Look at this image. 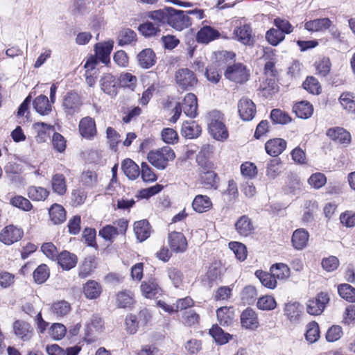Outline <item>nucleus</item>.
<instances>
[{"label":"nucleus","instance_id":"obj_53","mask_svg":"<svg viewBox=\"0 0 355 355\" xmlns=\"http://www.w3.org/2000/svg\"><path fill=\"white\" fill-rule=\"evenodd\" d=\"M303 87L312 94H319L321 92V86L318 80L313 77H307L303 83Z\"/></svg>","mask_w":355,"mask_h":355},{"label":"nucleus","instance_id":"obj_62","mask_svg":"<svg viewBox=\"0 0 355 355\" xmlns=\"http://www.w3.org/2000/svg\"><path fill=\"white\" fill-rule=\"evenodd\" d=\"M339 101L345 110L352 112L355 110V99L352 94L349 92L343 93L339 98Z\"/></svg>","mask_w":355,"mask_h":355},{"label":"nucleus","instance_id":"obj_26","mask_svg":"<svg viewBox=\"0 0 355 355\" xmlns=\"http://www.w3.org/2000/svg\"><path fill=\"white\" fill-rule=\"evenodd\" d=\"M235 38L245 45H251L253 43L252 29L249 25H243L234 31Z\"/></svg>","mask_w":355,"mask_h":355},{"label":"nucleus","instance_id":"obj_17","mask_svg":"<svg viewBox=\"0 0 355 355\" xmlns=\"http://www.w3.org/2000/svg\"><path fill=\"white\" fill-rule=\"evenodd\" d=\"M181 107L187 116L195 118L198 114V103L196 95L192 93L187 94L184 98Z\"/></svg>","mask_w":355,"mask_h":355},{"label":"nucleus","instance_id":"obj_52","mask_svg":"<svg viewBox=\"0 0 355 355\" xmlns=\"http://www.w3.org/2000/svg\"><path fill=\"white\" fill-rule=\"evenodd\" d=\"M136 33L130 29L125 28L120 31L118 36V43L120 46L131 44L136 39Z\"/></svg>","mask_w":355,"mask_h":355},{"label":"nucleus","instance_id":"obj_3","mask_svg":"<svg viewBox=\"0 0 355 355\" xmlns=\"http://www.w3.org/2000/svg\"><path fill=\"white\" fill-rule=\"evenodd\" d=\"M210 134L216 140H225L228 137L227 130L222 121L220 114L214 112L210 114V120L208 124Z\"/></svg>","mask_w":355,"mask_h":355},{"label":"nucleus","instance_id":"obj_34","mask_svg":"<svg viewBox=\"0 0 355 355\" xmlns=\"http://www.w3.org/2000/svg\"><path fill=\"white\" fill-rule=\"evenodd\" d=\"M124 174L130 180H135L140 174L139 168L132 159H126L121 164Z\"/></svg>","mask_w":355,"mask_h":355},{"label":"nucleus","instance_id":"obj_44","mask_svg":"<svg viewBox=\"0 0 355 355\" xmlns=\"http://www.w3.org/2000/svg\"><path fill=\"white\" fill-rule=\"evenodd\" d=\"M255 275L265 287L273 289L277 286V281L271 272L257 270Z\"/></svg>","mask_w":355,"mask_h":355},{"label":"nucleus","instance_id":"obj_28","mask_svg":"<svg viewBox=\"0 0 355 355\" xmlns=\"http://www.w3.org/2000/svg\"><path fill=\"white\" fill-rule=\"evenodd\" d=\"M134 232L137 239L142 242L150 236V225L148 220H141L134 224Z\"/></svg>","mask_w":355,"mask_h":355},{"label":"nucleus","instance_id":"obj_22","mask_svg":"<svg viewBox=\"0 0 355 355\" xmlns=\"http://www.w3.org/2000/svg\"><path fill=\"white\" fill-rule=\"evenodd\" d=\"M56 259L61 268L66 270L74 268L78 261L76 255L66 250L60 253Z\"/></svg>","mask_w":355,"mask_h":355},{"label":"nucleus","instance_id":"obj_33","mask_svg":"<svg viewBox=\"0 0 355 355\" xmlns=\"http://www.w3.org/2000/svg\"><path fill=\"white\" fill-rule=\"evenodd\" d=\"M116 303L119 308H130L135 303L133 293L127 291L119 292L116 295Z\"/></svg>","mask_w":355,"mask_h":355},{"label":"nucleus","instance_id":"obj_64","mask_svg":"<svg viewBox=\"0 0 355 355\" xmlns=\"http://www.w3.org/2000/svg\"><path fill=\"white\" fill-rule=\"evenodd\" d=\"M308 182L313 188L318 189L326 184L327 178L323 173H315L310 176Z\"/></svg>","mask_w":355,"mask_h":355},{"label":"nucleus","instance_id":"obj_1","mask_svg":"<svg viewBox=\"0 0 355 355\" xmlns=\"http://www.w3.org/2000/svg\"><path fill=\"white\" fill-rule=\"evenodd\" d=\"M175 157V154L169 146L151 150L147 156L149 162L159 170H164L168 162L173 161Z\"/></svg>","mask_w":355,"mask_h":355},{"label":"nucleus","instance_id":"obj_29","mask_svg":"<svg viewBox=\"0 0 355 355\" xmlns=\"http://www.w3.org/2000/svg\"><path fill=\"white\" fill-rule=\"evenodd\" d=\"M302 306L298 302H289L284 308V315L292 322H297L302 313Z\"/></svg>","mask_w":355,"mask_h":355},{"label":"nucleus","instance_id":"obj_10","mask_svg":"<svg viewBox=\"0 0 355 355\" xmlns=\"http://www.w3.org/2000/svg\"><path fill=\"white\" fill-rule=\"evenodd\" d=\"M238 111L243 121H250L255 115L256 106L252 100L243 97L238 103Z\"/></svg>","mask_w":355,"mask_h":355},{"label":"nucleus","instance_id":"obj_5","mask_svg":"<svg viewBox=\"0 0 355 355\" xmlns=\"http://www.w3.org/2000/svg\"><path fill=\"white\" fill-rule=\"evenodd\" d=\"M225 76L232 82L242 84L248 80L250 73L245 66L241 63H236L227 67L225 71Z\"/></svg>","mask_w":355,"mask_h":355},{"label":"nucleus","instance_id":"obj_59","mask_svg":"<svg viewBox=\"0 0 355 355\" xmlns=\"http://www.w3.org/2000/svg\"><path fill=\"white\" fill-rule=\"evenodd\" d=\"M257 307L261 310H273L277 306L275 298L271 295H265L259 298Z\"/></svg>","mask_w":355,"mask_h":355},{"label":"nucleus","instance_id":"obj_57","mask_svg":"<svg viewBox=\"0 0 355 355\" xmlns=\"http://www.w3.org/2000/svg\"><path fill=\"white\" fill-rule=\"evenodd\" d=\"M305 337L310 343H313L320 338V329L317 322H311L308 325Z\"/></svg>","mask_w":355,"mask_h":355},{"label":"nucleus","instance_id":"obj_6","mask_svg":"<svg viewBox=\"0 0 355 355\" xmlns=\"http://www.w3.org/2000/svg\"><path fill=\"white\" fill-rule=\"evenodd\" d=\"M175 81L182 89L189 90L198 83L195 73L187 68H182L175 73Z\"/></svg>","mask_w":355,"mask_h":355},{"label":"nucleus","instance_id":"obj_12","mask_svg":"<svg viewBox=\"0 0 355 355\" xmlns=\"http://www.w3.org/2000/svg\"><path fill=\"white\" fill-rule=\"evenodd\" d=\"M78 129L81 136L87 139H93L97 133L95 121L89 116L80 121Z\"/></svg>","mask_w":355,"mask_h":355},{"label":"nucleus","instance_id":"obj_15","mask_svg":"<svg viewBox=\"0 0 355 355\" xmlns=\"http://www.w3.org/2000/svg\"><path fill=\"white\" fill-rule=\"evenodd\" d=\"M220 35L218 30L210 26H204L198 31L196 41L201 44H208L218 39Z\"/></svg>","mask_w":355,"mask_h":355},{"label":"nucleus","instance_id":"obj_60","mask_svg":"<svg viewBox=\"0 0 355 355\" xmlns=\"http://www.w3.org/2000/svg\"><path fill=\"white\" fill-rule=\"evenodd\" d=\"M139 31L145 37H152L156 35L160 29L157 25L152 22H146L139 26Z\"/></svg>","mask_w":355,"mask_h":355},{"label":"nucleus","instance_id":"obj_38","mask_svg":"<svg viewBox=\"0 0 355 355\" xmlns=\"http://www.w3.org/2000/svg\"><path fill=\"white\" fill-rule=\"evenodd\" d=\"M294 111L299 118L308 119L313 114V107L308 101H301L295 105Z\"/></svg>","mask_w":355,"mask_h":355},{"label":"nucleus","instance_id":"obj_23","mask_svg":"<svg viewBox=\"0 0 355 355\" xmlns=\"http://www.w3.org/2000/svg\"><path fill=\"white\" fill-rule=\"evenodd\" d=\"M217 319L222 326L230 325L234 318V309L233 307L223 306L216 310Z\"/></svg>","mask_w":355,"mask_h":355},{"label":"nucleus","instance_id":"obj_19","mask_svg":"<svg viewBox=\"0 0 355 355\" xmlns=\"http://www.w3.org/2000/svg\"><path fill=\"white\" fill-rule=\"evenodd\" d=\"M241 322L242 326L246 329H257L259 326V321L256 312L250 308L244 310L241 315Z\"/></svg>","mask_w":355,"mask_h":355},{"label":"nucleus","instance_id":"obj_54","mask_svg":"<svg viewBox=\"0 0 355 355\" xmlns=\"http://www.w3.org/2000/svg\"><path fill=\"white\" fill-rule=\"evenodd\" d=\"M229 247L239 261H244L246 259L248 252L244 244L232 241L229 243Z\"/></svg>","mask_w":355,"mask_h":355},{"label":"nucleus","instance_id":"obj_9","mask_svg":"<svg viewBox=\"0 0 355 355\" xmlns=\"http://www.w3.org/2000/svg\"><path fill=\"white\" fill-rule=\"evenodd\" d=\"M100 86L105 94L114 97L116 96L119 87V80L112 73H104L100 79Z\"/></svg>","mask_w":355,"mask_h":355},{"label":"nucleus","instance_id":"obj_49","mask_svg":"<svg viewBox=\"0 0 355 355\" xmlns=\"http://www.w3.org/2000/svg\"><path fill=\"white\" fill-rule=\"evenodd\" d=\"M71 311L69 303L64 300L55 302L51 306V311L57 317H63L68 314Z\"/></svg>","mask_w":355,"mask_h":355},{"label":"nucleus","instance_id":"obj_21","mask_svg":"<svg viewBox=\"0 0 355 355\" xmlns=\"http://www.w3.org/2000/svg\"><path fill=\"white\" fill-rule=\"evenodd\" d=\"M139 64L144 69H149L156 62V56L151 49H145L137 55Z\"/></svg>","mask_w":355,"mask_h":355},{"label":"nucleus","instance_id":"obj_20","mask_svg":"<svg viewBox=\"0 0 355 355\" xmlns=\"http://www.w3.org/2000/svg\"><path fill=\"white\" fill-rule=\"evenodd\" d=\"M309 232L303 228L297 229L293 233L291 242L293 247L296 250H302L308 243Z\"/></svg>","mask_w":355,"mask_h":355},{"label":"nucleus","instance_id":"obj_61","mask_svg":"<svg viewBox=\"0 0 355 355\" xmlns=\"http://www.w3.org/2000/svg\"><path fill=\"white\" fill-rule=\"evenodd\" d=\"M257 293L254 286H247L241 293L242 300L248 304L254 303L257 299Z\"/></svg>","mask_w":355,"mask_h":355},{"label":"nucleus","instance_id":"obj_30","mask_svg":"<svg viewBox=\"0 0 355 355\" xmlns=\"http://www.w3.org/2000/svg\"><path fill=\"white\" fill-rule=\"evenodd\" d=\"M36 112L41 115H48L51 111V105L49 98L44 95H40L33 102Z\"/></svg>","mask_w":355,"mask_h":355},{"label":"nucleus","instance_id":"obj_56","mask_svg":"<svg viewBox=\"0 0 355 355\" xmlns=\"http://www.w3.org/2000/svg\"><path fill=\"white\" fill-rule=\"evenodd\" d=\"M270 119L275 123L279 124H287L291 121V118L285 112L279 110L274 109L270 113Z\"/></svg>","mask_w":355,"mask_h":355},{"label":"nucleus","instance_id":"obj_45","mask_svg":"<svg viewBox=\"0 0 355 355\" xmlns=\"http://www.w3.org/2000/svg\"><path fill=\"white\" fill-rule=\"evenodd\" d=\"M49 192L41 187L31 186L28 189V196L32 200H44L49 196Z\"/></svg>","mask_w":355,"mask_h":355},{"label":"nucleus","instance_id":"obj_37","mask_svg":"<svg viewBox=\"0 0 355 355\" xmlns=\"http://www.w3.org/2000/svg\"><path fill=\"white\" fill-rule=\"evenodd\" d=\"M169 8L166 7L163 9L149 11L147 12V17L156 21L158 26L160 24H167L170 11Z\"/></svg>","mask_w":355,"mask_h":355},{"label":"nucleus","instance_id":"obj_47","mask_svg":"<svg viewBox=\"0 0 355 355\" xmlns=\"http://www.w3.org/2000/svg\"><path fill=\"white\" fill-rule=\"evenodd\" d=\"M314 65L316 73L320 76L325 77L330 72L331 63L329 58L323 57L315 61Z\"/></svg>","mask_w":355,"mask_h":355},{"label":"nucleus","instance_id":"obj_36","mask_svg":"<svg viewBox=\"0 0 355 355\" xmlns=\"http://www.w3.org/2000/svg\"><path fill=\"white\" fill-rule=\"evenodd\" d=\"M35 130L37 132L36 140L42 143L46 141L49 137L50 133L53 130V127L45 123H35L33 125Z\"/></svg>","mask_w":355,"mask_h":355},{"label":"nucleus","instance_id":"obj_46","mask_svg":"<svg viewBox=\"0 0 355 355\" xmlns=\"http://www.w3.org/2000/svg\"><path fill=\"white\" fill-rule=\"evenodd\" d=\"M270 272L275 279H284L290 276V268L282 263L273 264L270 268Z\"/></svg>","mask_w":355,"mask_h":355},{"label":"nucleus","instance_id":"obj_8","mask_svg":"<svg viewBox=\"0 0 355 355\" xmlns=\"http://www.w3.org/2000/svg\"><path fill=\"white\" fill-rule=\"evenodd\" d=\"M24 235V232L13 225L5 227L0 232V241L5 245H11L19 241Z\"/></svg>","mask_w":355,"mask_h":355},{"label":"nucleus","instance_id":"obj_16","mask_svg":"<svg viewBox=\"0 0 355 355\" xmlns=\"http://www.w3.org/2000/svg\"><path fill=\"white\" fill-rule=\"evenodd\" d=\"M114 42L109 40L105 42L97 43L95 45V54L100 61L104 64L110 62V55L113 49Z\"/></svg>","mask_w":355,"mask_h":355},{"label":"nucleus","instance_id":"obj_55","mask_svg":"<svg viewBox=\"0 0 355 355\" xmlns=\"http://www.w3.org/2000/svg\"><path fill=\"white\" fill-rule=\"evenodd\" d=\"M49 270L46 264L40 265L33 272V278L37 284H42L49 277Z\"/></svg>","mask_w":355,"mask_h":355},{"label":"nucleus","instance_id":"obj_43","mask_svg":"<svg viewBox=\"0 0 355 355\" xmlns=\"http://www.w3.org/2000/svg\"><path fill=\"white\" fill-rule=\"evenodd\" d=\"M282 163L280 159H273L270 161L266 167V176L270 180H275L281 173Z\"/></svg>","mask_w":355,"mask_h":355},{"label":"nucleus","instance_id":"obj_2","mask_svg":"<svg viewBox=\"0 0 355 355\" xmlns=\"http://www.w3.org/2000/svg\"><path fill=\"white\" fill-rule=\"evenodd\" d=\"M169 15L167 24L173 28L181 31L191 24V18L187 11L169 8Z\"/></svg>","mask_w":355,"mask_h":355},{"label":"nucleus","instance_id":"obj_58","mask_svg":"<svg viewBox=\"0 0 355 355\" xmlns=\"http://www.w3.org/2000/svg\"><path fill=\"white\" fill-rule=\"evenodd\" d=\"M266 37L271 45L277 46L284 40L285 35L279 30L271 28L266 32Z\"/></svg>","mask_w":355,"mask_h":355},{"label":"nucleus","instance_id":"obj_7","mask_svg":"<svg viewBox=\"0 0 355 355\" xmlns=\"http://www.w3.org/2000/svg\"><path fill=\"white\" fill-rule=\"evenodd\" d=\"M329 301V297L327 293L323 292L318 293L315 297L311 299L307 302V313L313 315H320L323 312L326 304H328Z\"/></svg>","mask_w":355,"mask_h":355},{"label":"nucleus","instance_id":"obj_50","mask_svg":"<svg viewBox=\"0 0 355 355\" xmlns=\"http://www.w3.org/2000/svg\"><path fill=\"white\" fill-rule=\"evenodd\" d=\"M10 204L13 207H17L24 211H28L32 209L33 205L27 198L22 196H15L10 199Z\"/></svg>","mask_w":355,"mask_h":355},{"label":"nucleus","instance_id":"obj_42","mask_svg":"<svg viewBox=\"0 0 355 355\" xmlns=\"http://www.w3.org/2000/svg\"><path fill=\"white\" fill-rule=\"evenodd\" d=\"M209 334L219 345H224L227 343L232 338L230 334L225 333L224 331L217 324L212 327L209 330Z\"/></svg>","mask_w":355,"mask_h":355},{"label":"nucleus","instance_id":"obj_39","mask_svg":"<svg viewBox=\"0 0 355 355\" xmlns=\"http://www.w3.org/2000/svg\"><path fill=\"white\" fill-rule=\"evenodd\" d=\"M50 218L54 224H60L66 220V211L62 206L53 204L49 209Z\"/></svg>","mask_w":355,"mask_h":355},{"label":"nucleus","instance_id":"obj_35","mask_svg":"<svg viewBox=\"0 0 355 355\" xmlns=\"http://www.w3.org/2000/svg\"><path fill=\"white\" fill-rule=\"evenodd\" d=\"M141 291L146 298H153L159 293L160 288L155 279H149L141 284Z\"/></svg>","mask_w":355,"mask_h":355},{"label":"nucleus","instance_id":"obj_40","mask_svg":"<svg viewBox=\"0 0 355 355\" xmlns=\"http://www.w3.org/2000/svg\"><path fill=\"white\" fill-rule=\"evenodd\" d=\"M51 185L53 191L58 195L62 196L67 191L66 179L61 173H56L52 177Z\"/></svg>","mask_w":355,"mask_h":355},{"label":"nucleus","instance_id":"obj_18","mask_svg":"<svg viewBox=\"0 0 355 355\" xmlns=\"http://www.w3.org/2000/svg\"><path fill=\"white\" fill-rule=\"evenodd\" d=\"M286 148V141L281 138L268 141L265 144L266 153L273 157L280 155Z\"/></svg>","mask_w":355,"mask_h":355},{"label":"nucleus","instance_id":"obj_4","mask_svg":"<svg viewBox=\"0 0 355 355\" xmlns=\"http://www.w3.org/2000/svg\"><path fill=\"white\" fill-rule=\"evenodd\" d=\"M83 105L80 96L74 92H67L62 100V107L67 116L78 113Z\"/></svg>","mask_w":355,"mask_h":355},{"label":"nucleus","instance_id":"obj_24","mask_svg":"<svg viewBox=\"0 0 355 355\" xmlns=\"http://www.w3.org/2000/svg\"><path fill=\"white\" fill-rule=\"evenodd\" d=\"M83 293L86 298L94 300L98 298L102 293V287L99 283L94 280H88L83 287Z\"/></svg>","mask_w":355,"mask_h":355},{"label":"nucleus","instance_id":"obj_14","mask_svg":"<svg viewBox=\"0 0 355 355\" xmlns=\"http://www.w3.org/2000/svg\"><path fill=\"white\" fill-rule=\"evenodd\" d=\"M168 243L171 250L175 252H183L187 248L186 238L181 232H171L168 234Z\"/></svg>","mask_w":355,"mask_h":355},{"label":"nucleus","instance_id":"obj_63","mask_svg":"<svg viewBox=\"0 0 355 355\" xmlns=\"http://www.w3.org/2000/svg\"><path fill=\"white\" fill-rule=\"evenodd\" d=\"M80 181L84 186L92 188L97 184V175L92 171H84L81 175Z\"/></svg>","mask_w":355,"mask_h":355},{"label":"nucleus","instance_id":"obj_48","mask_svg":"<svg viewBox=\"0 0 355 355\" xmlns=\"http://www.w3.org/2000/svg\"><path fill=\"white\" fill-rule=\"evenodd\" d=\"M96 267V265L94 259L92 257L85 259L79 267V277L80 278H86L92 274Z\"/></svg>","mask_w":355,"mask_h":355},{"label":"nucleus","instance_id":"obj_31","mask_svg":"<svg viewBox=\"0 0 355 355\" xmlns=\"http://www.w3.org/2000/svg\"><path fill=\"white\" fill-rule=\"evenodd\" d=\"M331 23L329 18L316 19L306 22L304 27L309 31H322L330 28Z\"/></svg>","mask_w":355,"mask_h":355},{"label":"nucleus","instance_id":"obj_51","mask_svg":"<svg viewBox=\"0 0 355 355\" xmlns=\"http://www.w3.org/2000/svg\"><path fill=\"white\" fill-rule=\"evenodd\" d=\"M340 296L350 302H355V288L348 284H340L338 288Z\"/></svg>","mask_w":355,"mask_h":355},{"label":"nucleus","instance_id":"obj_25","mask_svg":"<svg viewBox=\"0 0 355 355\" xmlns=\"http://www.w3.org/2000/svg\"><path fill=\"white\" fill-rule=\"evenodd\" d=\"M327 135L332 140L341 144H349L351 139L349 132L340 127L329 128L327 131Z\"/></svg>","mask_w":355,"mask_h":355},{"label":"nucleus","instance_id":"obj_11","mask_svg":"<svg viewBox=\"0 0 355 355\" xmlns=\"http://www.w3.org/2000/svg\"><path fill=\"white\" fill-rule=\"evenodd\" d=\"M15 335L23 341L29 340L33 334V328L24 320H17L12 324Z\"/></svg>","mask_w":355,"mask_h":355},{"label":"nucleus","instance_id":"obj_27","mask_svg":"<svg viewBox=\"0 0 355 355\" xmlns=\"http://www.w3.org/2000/svg\"><path fill=\"white\" fill-rule=\"evenodd\" d=\"M212 207V202L207 196L197 195L192 202V207L198 213L209 211Z\"/></svg>","mask_w":355,"mask_h":355},{"label":"nucleus","instance_id":"obj_32","mask_svg":"<svg viewBox=\"0 0 355 355\" xmlns=\"http://www.w3.org/2000/svg\"><path fill=\"white\" fill-rule=\"evenodd\" d=\"M201 133V128L196 121H186L182 126V134L187 138L198 137Z\"/></svg>","mask_w":355,"mask_h":355},{"label":"nucleus","instance_id":"obj_41","mask_svg":"<svg viewBox=\"0 0 355 355\" xmlns=\"http://www.w3.org/2000/svg\"><path fill=\"white\" fill-rule=\"evenodd\" d=\"M87 336H89L94 331H101L104 327V322L98 314H93L86 324Z\"/></svg>","mask_w":355,"mask_h":355},{"label":"nucleus","instance_id":"obj_13","mask_svg":"<svg viewBox=\"0 0 355 355\" xmlns=\"http://www.w3.org/2000/svg\"><path fill=\"white\" fill-rule=\"evenodd\" d=\"M237 233L242 236H249L253 234L254 227L252 220L247 215H243L238 218L234 224Z\"/></svg>","mask_w":355,"mask_h":355}]
</instances>
